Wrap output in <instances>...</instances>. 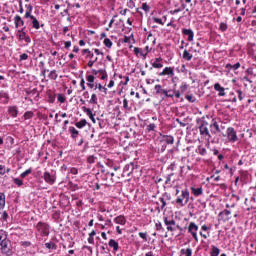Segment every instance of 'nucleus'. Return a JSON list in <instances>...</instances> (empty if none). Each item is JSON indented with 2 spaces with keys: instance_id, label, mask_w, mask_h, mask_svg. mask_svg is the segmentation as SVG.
Listing matches in <instances>:
<instances>
[{
  "instance_id": "44",
  "label": "nucleus",
  "mask_w": 256,
  "mask_h": 256,
  "mask_svg": "<svg viewBox=\"0 0 256 256\" xmlns=\"http://www.w3.org/2000/svg\"><path fill=\"white\" fill-rule=\"evenodd\" d=\"M6 142L9 144V145H14L15 144V139L11 136H8L6 138Z\"/></svg>"
},
{
  "instance_id": "24",
  "label": "nucleus",
  "mask_w": 256,
  "mask_h": 256,
  "mask_svg": "<svg viewBox=\"0 0 256 256\" xmlns=\"http://www.w3.org/2000/svg\"><path fill=\"white\" fill-rule=\"evenodd\" d=\"M87 125V120L82 119L79 122L75 123V126L77 127V129H83V127H85Z\"/></svg>"
},
{
  "instance_id": "18",
  "label": "nucleus",
  "mask_w": 256,
  "mask_h": 256,
  "mask_svg": "<svg viewBox=\"0 0 256 256\" xmlns=\"http://www.w3.org/2000/svg\"><path fill=\"white\" fill-rule=\"evenodd\" d=\"M161 61H163V58H161V57L156 58L155 61L152 63V67H154V69L163 68V65L161 64Z\"/></svg>"
},
{
  "instance_id": "36",
  "label": "nucleus",
  "mask_w": 256,
  "mask_h": 256,
  "mask_svg": "<svg viewBox=\"0 0 256 256\" xmlns=\"http://www.w3.org/2000/svg\"><path fill=\"white\" fill-rule=\"evenodd\" d=\"M220 250L216 246H212L211 256H219Z\"/></svg>"
},
{
  "instance_id": "4",
  "label": "nucleus",
  "mask_w": 256,
  "mask_h": 256,
  "mask_svg": "<svg viewBox=\"0 0 256 256\" xmlns=\"http://www.w3.org/2000/svg\"><path fill=\"white\" fill-rule=\"evenodd\" d=\"M176 203L180 205V207H185V205L189 203V190H183L182 198H177Z\"/></svg>"
},
{
  "instance_id": "54",
  "label": "nucleus",
  "mask_w": 256,
  "mask_h": 256,
  "mask_svg": "<svg viewBox=\"0 0 256 256\" xmlns=\"http://www.w3.org/2000/svg\"><path fill=\"white\" fill-rule=\"evenodd\" d=\"M147 131H155V124L152 123L150 125L147 126Z\"/></svg>"
},
{
  "instance_id": "47",
  "label": "nucleus",
  "mask_w": 256,
  "mask_h": 256,
  "mask_svg": "<svg viewBox=\"0 0 256 256\" xmlns=\"http://www.w3.org/2000/svg\"><path fill=\"white\" fill-rule=\"evenodd\" d=\"M27 59H29V55L24 53L20 55L19 61H27Z\"/></svg>"
},
{
  "instance_id": "60",
  "label": "nucleus",
  "mask_w": 256,
  "mask_h": 256,
  "mask_svg": "<svg viewBox=\"0 0 256 256\" xmlns=\"http://www.w3.org/2000/svg\"><path fill=\"white\" fill-rule=\"evenodd\" d=\"M21 243H22V247H31V242H29V241H24Z\"/></svg>"
},
{
  "instance_id": "6",
  "label": "nucleus",
  "mask_w": 256,
  "mask_h": 256,
  "mask_svg": "<svg viewBox=\"0 0 256 256\" xmlns=\"http://www.w3.org/2000/svg\"><path fill=\"white\" fill-rule=\"evenodd\" d=\"M164 223L167 227V231H175L176 229H179V225H177L173 219L169 220L167 217H164Z\"/></svg>"
},
{
  "instance_id": "21",
  "label": "nucleus",
  "mask_w": 256,
  "mask_h": 256,
  "mask_svg": "<svg viewBox=\"0 0 256 256\" xmlns=\"http://www.w3.org/2000/svg\"><path fill=\"white\" fill-rule=\"evenodd\" d=\"M69 132L71 133V137H72L73 139H77V137H79V131L76 130L75 127L70 126V127H69Z\"/></svg>"
},
{
  "instance_id": "33",
  "label": "nucleus",
  "mask_w": 256,
  "mask_h": 256,
  "mask_svg": "<svg viewBox=\"0 0 256 256\" xmlns=\"http://www.w3.org/2000/svg\"><path fill=\"white\" fill-rule=\"evenodd\" d=\"M181 254L186 255V256H191V255H193V250H191V248H187L186 250L182 249Z\"/></svg>"
},
{
  "instance_id": "41",
  "label": "nucleus",
  "mask_w": 256,
  "mask_h": 256,
  "mask_svg": "<svg viewBox=\"0 0 256 256\" xmlns=\"http://www.w3.org/2000/svg\"><path fill=\"white\" fill-rule=\"evenodd\" d=\"M14 183L15 185H17L18 187H23V180L19 179V178H14Z\"/></svg>"
},
{
  "instance_id": "23",
  "label": "nucleus",
  "mask_w": 256,
  "mask_h": 256,
  "mask_svg": "<svg viewBox=\"0 0 256 256\" xmlns=\"http://www.w3.org/2000/svg\"><path fill=\"white\" fill-rule=\"evenodd\" d=\"M108 245L109 247H112L114 251H117V249H119V243H117V241H115L114 239H110Z\"/></svg>"
},
{
  "instance_id": "16",
  "label": "nucleus",
  "mask_w": 256,
  "mask_h": 256,
  "mask_svg": "<svg viewBox=\"0 0 256 256\" xmlns=\"http://www.w3.org/2000/svg\"><path fill=\"white\" fill-rule=\"evenodd\" d=\"M160 141L162 143H167V145H173V143H175L173 136H163Z\"/></svg>"
},
{
  "instance_id": "11",
  "label": "nucleus",
  "mask_w": 256,
  "mask_h": 256,
  "mask_svg": "<svg viewBox=\"0 0 256 256\" xmlns=\"http://www.w3.org/2000/svg\"><path fill=\"white\" fill-rule=\"evenodd\" d=\"M210 133L212 135H217V133H221V128H219V123H217V121H214L210 125Z\"/></svg>"
},
{
  "instance_id": "30",
  "label": "nucleus",
  "mask_w": 256,
  "mask_h": 256,
  "mask_svg": "<svg viewBox=\"0 0 256 256\" xmlns=\"http://www.w3.org/2000/svg\"><path fill=\"white\" fill-rule=\"evenodd\" d=\"M31 173H33V168H29L26 171H24L23 173H21L20 177L22 179H25V177H27V175H31Z\"/></svg>"
},
{
  "instance_id": "9",
  "label": "nucleus",
  "mask_w": 256,
  "mask_h": 256,
  "mask_svg": "<svg viewBox=\"0 0 256 256\" xmlns=\"http://www.w3.org/2000/svg\"><path fill=\"white\" fill-rule=\"evenodd\" d=\"M25 19H31V24L33 29H41V24L39 23V20H37V18L33 15H30L29 12L25 13Z\"/></svg>"
},
{
  "instance_id": "17",
  "label": "nucleus",
  "mask_w": 256,
  "mask_h": 256,
  "mask_svg": "<svg viewBox=\"0 0 256 256\" xmlns=\"http://www.w3.org/2000/svg\"><path fill=\"white\" fill-rule=\"evenodd\" d=\"M8 113L11 117H17V115H19V110H17V106H10L8 108Z\"/></svg>"
},
{
  "instance_id": "1",
  "label": "nucleus",
  "mask_w": 256,
  "mask_h": 256,
  "mask_svg": "<svg viewBox=\"0 0 256 256\" xmlns=\"http://www.w3.org/2000/svg\"><path fill=\"white\" fill-rule=\"evenodd\" d=\"M0 249L4 255H7V256L13 255V247L11 246V241H9V239L7 238L6 240L0 243Z\"/></svg>"
},
{
  "instance_id": "53",
  "label": "nucleus",
  "mask_w": 256,
  "mask_h": 256,
  "mask_svg": "<svg viewBox=\"0 0 256 256\" xmlns=\"http://www.w3.org/2000/svg\"><path fill=\"white\" fill-rule=\"evenodd\" d=\"M186 99H187V101H189L190 103H195V99H193V95H186Z\"/></svg>"
},
{
  "instance_id": "27",
  "label": "nucleus",
  "mask_w": 256,
  "mask_h": 256,
  "mask_svg": "<svg viewBox=\"0 0 256 256\" xmlns=\"http://www.w3.org/2000/svg\"><path fill=\"white\" fill-rule=\"evenodd\" d=\"M5 207V194L0 192V211Z\"/></svg>"
},
{
  "instance_id": "63",
  "label": "nucleus",
  "mask_w": 256,
  "mask_h": 256,
  "mask_svg": "<svg viewBox=\"0 0 256 256\" xmlns=\"http://www.w3.org/2000/svg\"><path fill=\"white\" fill-rule=\"evenodd\" d=\"M161 229H163V225L161 224V222L156 223V230L161 231Z\"/></svg>"
},
{
  "instance_id": "26",
  "label": "nucleus",
  "mask_w": 256,
  "mask_h": 256,
  "mask_svg": "<svg viewBox=\"0 0 256 256\" xmlns=\"http://www.w3.org/2000/svg\"><path fill=\"white\" fill-rule=\"evenodd\" d=\"M49 79H52L53 81H56L59 75L57 74V70L50 71V74L48 75Z\"/></svg>"
},
{
  "instance_id": "48",
  "label": "nucleus",
  "mask_w": 256,
  "mask_h": 256,
  "mask_svg": "<svg viewBox=\"0 0 256 256\" xmlns=\"http://www.w3.org/2000/svg\"><path fill=\"white\" fill-rule=\"evenodd\" d=\"M7 168L5 165H0V175H5Z\"/></svg>"
},
{
  "instance_id": "7",
  "label": "nucleus",
  "mask_w": 256,
  "mask_h": 256,
  "mask_svg": "<svg viewBox=\"0 0 256 256\" xmlns=\"http://www.w3.org/2000/svg\"><path fill=\"white\" fill-rule=\"evenodd\" d=\"M200 135H203V137H208V139H211V133H209V128H207V122L203 121L199 127Z\"/></svg>"
},
{
  "instance_id": "59",
  "label": "nucleus",
  "mask_w": 256,
  "mask_h": 256,
  "mask_svg": "<svg viewBox=\"0 0 256 256\" xmlns=\"http://www.w3.org/2000/svg\"><path fill=\"white\" fill-rule=\"evenodd\" d=\"M80 87L82 88V91H85V79H81L80 81Z\"/></svg>"
},
{
  "instance_id": "52",
  "label": "nucleus",
  "mask_w": 256,
  "mask_h": 256,
  "mask_svg": "<svg viewBox=\"0 0 256 256\" xmlns=\"http://www.w3.org/2000/svg\"><path fill=\"white\" fill-rule=\"evenodd\" d=\"M95 63H97V57H95L94 60H90L88 62V67H93V65H95Z\"/></svg>"
},
{
  "instance_id": "8",
  "label": "nucleus",
  "mask_w": 256,
  "mask_h": 256,
  "mask_svg": "<svg viewBox=\"0 0 256 256\" xmlns=\"http://www.w3.org/2000/svg\"><path fill=\"white\" fill-rule=\"evenodd\" d=\"M199 230V226L195 224L194 222H191L188 226V231L191 233L192 237L195 239V241H199V238L197 237V231Z\"/></svg>"
},
{
  "instance_id": "12",
  "label": "nucleus",
  "mask_w": 256,
  "mask_h": 256,
  "mask_svg": "<svg viewBox=\"0 0 256 256\" xmlns=\"http://www.w3.org/2000/svg\"><path fill=\"white\" fill-rule=\"evenodd\" d=\"M14 25L16 29H19V27H25V21H23V18H21V16L16 15L14 17Z\"/></svg>"
},
{
  "instance_id": "10",
  "label": "nucleus",
  "mask_w": 256,
  "mask_h": 256,
  "mask_svg": "<svg viewBox=\"0 0 256 256\" xmlns=\"http://www.w3.org/2000/svg\"><path fill=\"white\" fill-rule=\"evenodd\" d=\"M43 179L49 185H53L55 183L56 178L53 173L46 171V172H44Z\"/></svg>"
},
{
  "instance_id": "42",
  "label": "nucleus",
  "mask_w": 256,
  "mask_h": 256,
  "mask_svg": "<svg viewBox=\"0 0 256 256\" xmlns=\"http://www.w3.org/2000/svg\"><path fill=\"white\" fill-rule=\"evenodd\" d=\"M198 153H199V155H207V149L199 146L198 147Z\"/></svg>"
},
{
  "instance_id": "19",
  "label": "nucleus",
  "mask_w": 256,
  "mask_h": 256,
  "mask_svg": "<svg viewBox=\"0 0 256 256\" xmlns=\"http://www.w3.org/2000/svg\"><path fill=\"white\" fill-rule=\"evenodd\" d=\"M183 35H187L188 36V41H193V37H194V33L193 30L191 29H183L182 30Z\"/></svg>"
},
{
  "instance_id": "39",
  "label": "nucleus",
  "mask_w": 256,
  "mask_h": 256,
  "mask_svg": "<svg viewBox=\"0 0 256 256\" xmlns=\"http://www.w3.org/2000/svg\"><path fill=\"white\" fill-rule=\"evenodd\" d=\"M57 99H58L59 103H65L67 98L63 94H58Z\"/></svg>"
},
{
  "instance_id": "51",
  "label": "nucleus",
  "mask_w": 256,
  "mask_h": 256,
  "mask_svg": "<svg viewBox=\"0 0 256 256\" xmlns=\"http://www.w3.org/2000/svg\"><path fill=\"white\" fill-rule=\"evenodd\" d=\"M139 237H141V239H144V241H147V232H140Z\"/></svg>"
},
{
  "instance_id": "25",
  "label": "nucleus",
  "mask_w": 256,
  "mask_h": 256,
  "mask_svg": "<svg viewBox=\"0 0 256 256\" xmlns=\"http://www.w3.org/2000/svg\"><path fill=\"white\" fill-rule=\"evenodd\" d=\"M183 59H185V61H191V59H193V55L190 54L189 51L184 50Z\"/></svg>"
},
{
  "instance_id": "13",
  "label": "nucleus",
  "mask_w": 256,
  "mask_h": 256,
  "mask_svg": "<svg viewBox=\"0 0 256 256\" xmlns=\"http://www.w3.org/2000/svg\"><path fill=\"white\" fill-rule=\"evenodd\" d=\"M160 77H163L165 75H170V77H173L175 75V70L173 67H166L162 72L159 73Z\"/></svg>"
},
{
  "instance_id": "55",
  "label": "nucleus",
  "mask_w": 256,
  "mask_h": 256,
  "mask_svg": "<svg viewBox=\"0 0 256 256\" xmlns=\"http://www.w3.org/2000/svg\"><path fill=\"white\" fill-rule=\"evenodd\" d=\"M123 107L124 109H127L129 107V101H127V98L123 99Z\"/></svg>"
},
{
  "instance_id": "58",
  "label": "nucleus",
  "mask_w": 256,
  "mask_h": 256,
  "mask_svg": "<svg viewBox=\"0 0 256 256\" xmlns=\"http://www.w3.org/2000/svg\"><path fill=\"white\" fill-rule=\"evenodd\" d=\"M220 30H221V31H227V24L221 23V24H220Z\"/></svg>"
},
{
  "instance_id": "56",
  "label": "nucleus",
  "mask_w": 256,
  "mask_h": 256,
  "mask_svg": "<svg viewBox=\"0 0 256 256\" xmlns=\"http://www.w3.org/2000/svg\"><path fill=\"white\" fill-rule=\"evenodd\" d=\"M239 101H243V91L237 90Z\"/></svg>"
},
{
  "instance_id": "34",
  "label": "nucleus",
  "mask_w": 256,
  "mask_h": 256,
  "mask_svg": "<svg viewBox=\"0 0 256 256\" xmlns=\"http://www.w3.org/2000/svg\"><path fill=\"white\" fill-rule=\"evenodd\" d=\"M104 45H105V47H108V49H111V47H113V42L111 41V39L105 38Z\"/></svg>"
},
{
  "instance_id": "14",
  "label": "nucleus",
  "mask_w": 256,
  "mask_h": 256,
  "mask_svg": "<svg viewBox=\"0 0 256 256\" xmlns=\"http://www.w3.org/2000/svg\"><path fill=\"white\" fill-rule=\"evenodd\" d=\"M214 89L215 91L219 92V97H225V88L223 86H221V84L216 83L214 84Z\"/></svg>"
},
{
  "instance_id": "40",
  "label": "nucleus",
  "mask_w": 256,
  "mask_h": 256,
  "mask_svg": "<svg viewBox=\"0 0 256 256\" xmlns=\"http://www.w3.org/2000/svg\"><path fill=\"white\" fill-rule=\"evenodd\" d=\"M33 118V112L32 111H27L24 114V119H32Z\"/></svg>"
},
{
  "instance_id": "64",
  "label": "nucleus",
  "mask_w": 256,
  "mask_h": 256,
  "mask_svg": "<svg viewBox=\"0 0 256 256\" xmlns=\"http://www.w3.org/2000/svg\"><path fill=\"white\" fill-rule=\"evenodd\" d=\"M99 73H103V70H92V75H99Z\"/></svg>"
},
{
  "instance_id": "50",
  "label": "nucleus",
  "mask_w": 256,
  "mask_h": 256,
  "mask_svg": "<svg viewBox=\"0 0 256 256\" xmlns=\"http://www.w3.org/2000/svg\"><path fill=\"white\" fill-rule=\"evenodd\" d=\"M155 90H156V93H157V94L163 93V88L161 87V85H156V86H155Z\"/></svg>"
},
{
  "instance_id": "32",
  "label": "nucleus",
  "mask_w": 256,
  "mask_h": 256,
  "mask_svg": "<svg viewBox=\"0 0 256 256\" xmlns=\"http://www.w3.org/2000/svg\"><path fill=\"white\" fill-rule=\"evenodd\" d=\"M226 67H227V69H234V71H237V69H239V67H241V63L238 62L234 65L227 64Z\"/></svg>"
},
{
  "instance_id": "43",
  "label": "nucleus",
  "mask_w": 256,
  "mask_h": 256,
  "mask_svg": "<svg viewBox=\"0 0 256 256\" xmlns=\"http://www.w3.org/2000/svg\"><path fill=\"white\" fill-rule=\"evenodd\" d=\"M83 55H85V53H87V57H90L91 59H93L94 55L91 53V50L89 49H84L82 51Z\"/></svg>"
},
{
  "instance_id": "61",
  "label": "nucleus",
  "mask_w": 256,
  "mask_h": 256,
  "mask_svg": "<svg viewBox=\"0 0 256 256\" xmlns=\"http://www.w3.org/2000/svg\"><path fill=\"white\" fill-rule=\"evenodd\" d=\"M87 161H88V163H95V157L94 156H89L88 158H87Z\"/></svg>"
},
{
  "instance_id": "2",
  "label": "nucleus",
  "mask_w": 256,
  "mask_h": 256,
  "mask_svg": "<svg viewBox=\"0 0 256 256\" xmlns=\"http://www.w3.org/2000/svg\"><path fill=\"white\" fill-rule=\"evenodd\" d=\"M36 229L42 237H49V233H50L49 224H47L45 222H38L36 225Z\"/></svg>"
},
{
  "instance_id": "22",
  "label": "nucleus",
  "mask_w": 256,
  "mask_h": 256,
  "mask_svg": "<svg viewBox=\"0 0 256 256\" xmlns=\"http://www.w3.org/2000/svg\"><path fill=\"white\" fill-rule=\"evenodd\" d=\"M191 191H192L193 195H195V197H199V195H203V188H201V187H199V188L192 187Z\"/></svg>"
},
{
  "instance_id": "62",
  "label": "nucleus",
  "mask_w": 256,
  "mask_h": 256,
  "mask_svg": "<svg viewBox=\"0 0 256 256\" xmlns=\"http://www.w3.org/2000/svg\"><path fill=\"white\" fill-rule=\"evenodd\" d=\"M70 173H71L72 175H77V173H79V170H77V168H71V169H70Z\"/></svg>"
},
{
  "instance_id": "35",
  "label": "nucleus",
  "mask_w": 256,
  "mask_h": 256,
  "mask_svg": "<svg viewBox=\"0 0 256 256\" xmlns=\"http://www.w3.org/2000/svg\"><path fill=\"white\" fill-rule=\"evenodd\" d=\"M95 89H99V91H102L104 93V95H107V88L101 84H96V88Z\"/></svg>"
},
{
  "instance_id": "3",
  "label": "nucleus",
  "mask_w": 256,
  "mask_h": 256,
  "mask_svg": "<svg viewBox=\"0 0 256 256\" xmlns=\"http://www.w3.org/2000/svg\"><path fill=\"white\" fill-rule=\"evenodd\" d=\"M27 27H23L20 30H18L16 37H18L19 41H25V43H31V37L27 35V32L25 31Z\"/></svg>"
},
{
  "instance_id": "57",
  "label": "nucleus",
  "mask_w": 256,
  "mask_h": 256,
  "mask_svg": "<svg viewBox=\"0 0 256 256\" xmlns=\"http://www.w3.org/2000/svg\"><path fill=\"white\" fill-rule=\"evenodd\" d=\"M154 23H158L159 25H163V20L161 18H153Z\"/></svg>"
},
{
  "instance_id": "37",
  "label": "nucleus",
  "mask_w": 256,
  "mask_h": 256,
  "mask_svg": "<svg viewBox=\"0 0 256 256\" xmlns=\"http://www.w3.org/2000/svg\"><path fill=\"white\" fill-rule=\"evenodd\" d=\"M7 239V234L5 233V231L0 230V243H3V241H5Z\"/></svg>"
},
{
  "instance_id": "28",
  "label": "nucleus",
  "mask_w": 256,
  "mask_h": 256,
  "mask_svg": "<svg viewBox=\"0 0 256 256\" xmlns=\"http://www.w3.org/2000/svg\"><path fill=\"white\" fill-rule=\"evenodd\" d=\"M115 223H117L118 225H125V217L123 216L116 217Z\"/></svg>"
},
{
  "instance_id": "29",
  "label": "nucleus",
  "mask_w": 256,
  "mask_h": 256,
  "mask_svg": "<svg viewBox=\"0 0 256 256\" xmlns=\"http://www.w3.org/2000/svg\"><path fill=\"white\" fill-rule=\"evenodd\" d=\"M45 247H46V249L56 250L57 244H55V242H48V243H45Z\"/></svg>"
},
{
  "instance_id": "15",
  "label": "nucleus",
  "mask_w": 256,
  "mask_h": 256,
  "mask_svg": "<svg viewBox=\"0 0 256 256\" xmlns=\"http://www.w3.org/2000/svg\"><path fill=\"white\" fill-rule=\"evenodd\" d=\"M82 111H84V113L89 116V119H91V121L95 123V115H93V111L91 110V108L83 106Z\"/></svg>"
},
{
  "instance_id": "38",
  "label": "nucleus",
  "mask_w": 256,
  "mask_h": 256,
  "mask_svg": "<svg viewBox=\"0 0 256 256\" xmlns=\"http://www.w3.org/2000/svg\"><path fill=\"white\" fill-rule=\"evenodd\" d=\"M89 103H92L93 105H97V94L91 95V99L89 100Z\"/></svg>"
},
{
  "instance_id": "31",
  "label": "nucleus",
  "mask_w": 256,
  "mask_h": 256,
  "mask_svg": "<svg viewBox=\"0 0 256 256\" xmlns=\"http://www.w3.org/2000/svg\"><path fill=\"white\" fill-rule=\"evenodd\" d=\"M0 99H6L5 103H7L9 101V93L0 91Z\"/></svg>"
},
{
  "instance_id": "45",
  "label": "nucleus",
  "mask_w": 256,
  "mask_h": 256,
  "mask_svg": "<svg viewBox=\"0 0 256 256\" xmlns=\"http://www.w3.org/2000/svg\"><path fill=\"white\" fill-rule=\"evenodd\" d=\"M86 81H88V83H95V76L93 75H88L86 77Z\"/></svg>"
},
{
  "instance_id": "5",
  "label": "nucleus",
  "mask_w": 256,
  "mask_h": 256,
  "mask_svg": "<svg viewBox=\"0 0 256 256\" xmlns=\"http://www.w3.org/2000/svg\"><path fill=\"white\" fill-rule=\"evenodd\" d=\"M227 137L231 143H235V141H239V137H237V131H235V128L233 127L227 128Z\"/></svg>"
},
{
  "instance_id": "49",
  "label": "nucleus",
  "mask_w": 256,
  "mask_h": 256,
  "mask_svg": "<svg viewBox=\"0 0 256 256\" xmlns=\"http://www.w3.org/2000/svg\"><path fill=\"white\" fill-rule=\"evenodd\" d=\"M159 201L162 203L161 209H165L167 202H165V198L161 197L159 198Z\"/></svg>"
},
{
  "instance_id": "20",
  "label": "nucleus",
  "mask_w": 256,
  "mask_h": 256,
  "mask_svg": "<svg viewBox=\"0 0 256 256\" xmlns=\"http://www.w3.org/2000/svg\"><path fill=\"white\" fill-rule=\"evenodd\" d=\"M229 215H231V211H229L227 209L219 213V217H224L223 218L224 221H229V219H230Z\"/></svg>"
},
{
  "instance_id": "46",
  "label": "nucleus",
  "mask_w": 256,
  "mask_h": 256,
  "mask_svg": "<svg viewBox=\"0 0 256 256\" xmlns=\"http://www.w3.org/2000/svg\"><path fill=\"white\" fill-rule=\"evenodd\" d=\"M25 7L27 9L26 13H29V15H31V12L33 11V6L31 4H26Z\"/></svg>"
}]
</instances>
